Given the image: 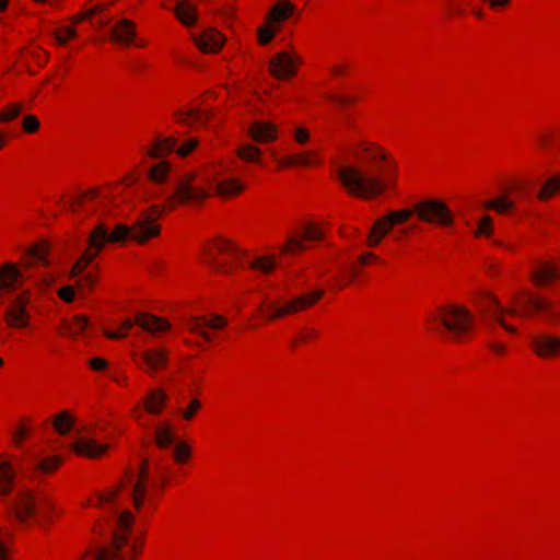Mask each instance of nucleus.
Listing matches in <instances>:
<instances>
[{"label":"nucleus","mask_w":560,"mask_h":560,"mask_svg":"<svg viewBox=\"0 0 560 560\" xmlns=\"http://www.w3.org/2000/svg\"><path fill=\"white\" fill-rule=\"evenodd\" d=\"M350 154L358 163L373 170L374 173H366L358 165L341 166L337 177L348 196L372 201L395 191L399 166L386 148L374 141L360 140L353 143Z\"/></svg>","instance_id":"f257e3e1"},{"label":"nucleus","mask_w":560,"mask_h":560,"mask_svg":"<svg viewBox=\"0 0 560 560\" xmlns=\"http://www.w3.org/2000/svg\"><path fill=\"white\" fill-rule=\"evenodd\" d=\"M168 214L160 205L144 208L131 225L117 223L110 230L105 222L97 223L86 235L85 247L72 265L69 276L78 278L102 254L108 244L131 241L138 246H144L158 240L162 234L160 219Z\"/></svg>","instance_id":"f03ea898"},{"label":"nucleus","mask_w":560,"mask_h":560,"mask_svg":"<svg viewBox=\"0 0 560 560\" xmlns=\"http://www.w3.org/2000/svg\"><path fill=\"white\" fill-rule=\"evenodd\" d=\"M483 303L495 322L512 335L517 334V328L508 322V316L521 318L544 316L548 320L555 319L557 316V307L550 300L528 291L515 293L508 306L503 305L493 293H487L483 296Z\"/></svg>","instance_id":"7ed1b4c3"},{"label":"nucleus","mask_w":560,"mask_h":560,"mask_svg":"<svg viewBox=\"0 0 560 560\" xmlns=\"http://www.w3.org/2000/svg\"><path fill=\"white\" fill-rule=\"evenodd\" d=\"M133 521V514L124 511L117 518L110 541L85 550L78 560H138L144 542L141 539L130 542Z\"/></svg>","instance_id":"20e7f679"},{"label":"nucleus","mask_w":560,"mask_h":560,"mask_svg":"<svg viewBox=\"0 0 560 560\" xmlns=\"http://www.w3.org/2000/svg\"><path fill=\"white\" fill-rule=\"evenodd\" d=\"M248 250L234 238L217 235L208 240L201 250L203 261L219 276L235 277L244 270L243 258Z\"/></svg>","instance_id":"39448f33"},{"label":"nucleus","mask_w":560,"mask_h":560,"mask_svg":"<svg viewBox=\"0 0 560 560\" xmlns=\"http://www.w3.org/2000/svg\"><path fill=\"white\" fill-rule=\"evenodd\" d=\"M427 325L431 329L443 328L448 339L465 343L472 339L475 319L471 312L458 304L448 303L434 308L427 317Z\"/></svg>","instance_id":"423d86ee"},{"label":"nucleus","mask_w":560,"mask_h":560,"mask_svg":"<svg viewBox=\"0 0 560 560\" xmlns=\"http://www.w3.org/2000/svg\"><path fill=\"white\" fill-rule=\"evenodd\" d=\"M324 294V290L316 289L288 300H265L253 313V318L260 319L265 325L285 319L310 310L323 299Z\"/></svg>","instance_id":"0eeeda50"},{"label":"nucleus","mask_w":560,"mask_h":560,"mask_svg":"<svg viewBox=\"0 0 560 560\" xmlns=\"http://www.w3.org/2000/svg\"><path fill=\"white\" fill-rule=\"evenodd\" d=\"M199 174L187 172L180 176L172 194L161 206L167 213H172L182 207H198L210 198L208 188L197 184Z\"/></svg>","instance_id":"6e6552de"},{"label":"nucleus","mask_w":560,"mask_h":560,"mask_svg":"<svg viewBox=\"0 0 560 560\" xmlns=\"http://www.w3.org/2000/svg\"><path fill=\"white\" fill-rule=\"evenodd\" d=\"M228 325V318L217 313L191 316L186 322V329L190 335L198 337L200 340L195 341L185 338L184 342L188 347L196 348L212 343L217 338L215 332L225 329Z\"/></svg>","instance_id":"1a4fd4ad"},{"label":"nucleus","mask_w":560,"mask_h":560,"mask_svg":"<svg viewBox=\"0 0 560 560\" xmlns=\"http://www.w3.org/2000/svg\"><path fill=\"white\" fill-rule=\"evenodd\" d=\"M411 217L417 215L418 220L439 229H450L455 224V214L450 206L440 199H424L408 208Z\"/></svg>","instance_id":"9d476101"},{"label":"nucleus","mask_w":560,"mask_h":560,"mask_svg":"<svg viewBox=\"0 0 560 560\" xmlns=\"http://www.w3.org/2000/svg\"><path fill=\"white\" fill-rule=\"evenodd\" d=\"M31 292L28 290L16 294L3 311V323L12 330L28 329L32 325V314L28 310Z\"/></svg>","instance_id":"9b49d317"},{"label":"nucleus","mask_w":560,"mask_h":560,"mask_svg":"<svg viewBox=\"0 0 560 560\" xmlns=\"http://www.w3.org/2000/svg\"><path fill=\"white\" fill-rule=\"evenodd\" d=\"M135 365L149 376L164 372L170 365V350L165 347L145 348L131 353Z\"/></svg>","instance_id":"f8f14e48"},{"label":"nucleus","mask_w":560,"mask_h":560,"mask_svg":"<svg viewBox=\"0 0 560 560\" xmlns=\"http://www.w3.org/2000/svg\"><path fill=\"white\" fill-rule=\"evenodd\" d=\"M38 504L39 497L33 490L26 489L14 497L9 513L15 523L28 526L37 521Z\"/></svg>","instance_id":"ddd939ff"},{"label":"nucleus","mask_w":560,"mask_h":560,"mask_svg":"<svg viewBox=\"0 0 560 560\" xmlns=\"http://www.w3.org/2000/svg\"><path fill=\"white\" fill-rule=\"evenodd\" d=\"M410 218L409 209L390 211L378 218L365 238V246L369 248L378 247L396 225L406 223Z\"/></svg>","instance_id":"4468645a"},{"label":"nucleus","mask_w":560,"mask_h":560,"mask_svg":"<svg viewBox=\"0 0 560 560\" xmlns=\"http://www.w3.org/2000/svg\"><path fill=\"white\" fill-rule=\"evenodd\" d=\"M303 65L304 59L298 51L294 49L283 50L270 58L268 70L272 78L279 81H290L298 75Z\"/></svg>","instance_id":"2eb2a0df"},{"label":"nucleus","mask_w":560,"mask_h":560,"mask_svg":"<svg viewBox=\"0 0 560 560\" xmlns=\"http://www.w3.org/2000/svg\"><path fill=\"white\" fill-rule=\"evenodd\" d=\"M51 243L45 238H40L25 247L18 262L24 271L38 266L48 268L51 265Z\"/></svg>","instance_id":"dca6fc26"},{"label":"nucleus","mask_w":560,"mask_h":560,"mask_svg":"<svg viewBox=\"0 0 560 560\" xmlns=\"http://www.w3.org/2000/svg\"><path fill=\"white\" fill-rule=\"evenodd\" d=\"M27 278L18 261L0 262V296L12 294L24 287Z\"/></svg>","instance_id":"f3484780"},{"label":"nucleus","mask_w":560,"mask_h":560,"mask_svg":"<svg viewBox=\"0 0 560 560\" xmlns=\"http://www.w3.org/2000/svg\"><path fill=\"white\" fill-rule=\"evenodd\" d=\"M150 487V463L149 459L144 458L140 463L138 476L132 487V506L136 511L139 512L144 508Z\"/></svg>","instance_id":"a211bd4d"},{"label":"nucleus","mask_w":560,"mask_h":560,"mask_svg":"<svg viewBox=\"0 0 560 560\" xmlns=\"http://www.w3.org/2000/svg\"><path fill=\"white\" fill-rule=\"evenodd\" d=\"M533 353L547 361L560 359V336L538 335L530 339Z\"/></svg>","instance_id":"6ab92c4d"},{"label":"nucleus","mask_w":560,"mask_h":560,"mask_svg":"<svg viewBox=\"0 0 560 560\" xmlns=\"http://www.w3.org/2000/svg\"><path fill=\"white\" fill-rule=\"evenodd\" d=\"M177 144L178 139L176 137L158 135L142 149L143 161L145 159L163 161L175 152Z\"/></svg>","instance_id":"aec40b11"},{"label":"nucleus","mask_w":560,"mask_h":560,"mask_svg":"<svg viewBox=\"0 0 560 560\" xmlns=\"http://www.w3.org/2000/svg\"><path fill=\"white\" fill-rule=\"evenodd\" d=\"M247 135L256 143L269 144L279 139L280 128L269 120H256L249 125Z\"/></svg>","instance_id":"412c9836"},{"label":"nucleus","mask_w":560,"mask_h":560,"mask_svg":"<svg viewBox=\"0 0 560 560\" xmlns=\"http://www.w3.org/2000/svg\"><path fill=\"white\" fill-rule=\"evenodd\" d=\"M70 450L77 456L97 460L103 458L107 454L109 445L98 443L94 439L79 438L70 444Z\"/></svg>","instance_id":"4be33fe9"},{"label":"nucleus","mask_w":560,"mask_h":560,"mask_svg":"<svg viewBox=\"0 0 560 560\" xmlns=\"http://www.w3.org/2000/svg\"><path fill=\"white\" fill-rule=\"evenodd\" d=\"M18 471L8 453L0 454V498L10 497L16 486Z\"/></svg>","instance_id":"5701e85b"},{"label":"nucleus","mask_w":560,"mask_h":560,"mask_svg":"<svg viewBox=\"0 0 560 560\" xmlns=\"http://www.w3.org/2000/svg\"><path fill=\"white\" fill-rule=\"evenodd\" d=\"M383 262L382 258L373 252H365L359 255L357 264L349 267L338 280V288L342 289L351 284L360 273V268L378 266Z\"/></svg>","instance_id":"b1692460"},{"label":"nucleus","mask_w":560,"mask_h":560,"mask_svg":"<svg viewBox=\"0 0 560 560\" xmlns=\"http://www.w3.org/2000/svg\"><path fill=\"white\" fill-rule=\"evenodd\" d=\"M247 189L246 183L240 177H229L219 180L213 189V196L222 201H231L241 197Z\"/></svg>","instance_id":"393cba45"},{"label":"nucleus","mask_w":560,"mask_h":560,"mask_svg":"<svg viewBox=\"0 0 560 560\" xmlns=\"http://www.w3.org/2000/svg\"><path fill=\"white\" fill-rule=\"evenodd\" d=\"M194 42L201 52L217 54L224 46L225 36L215 28H208L196 36Z\"/></svg>","instance_id":"a878e982"},{"label":"nucleus","mask_w":560,"mask_h":560,"mask_svg":"<svg viewBox=\"0 0 560 560\" xmlns=\"http://www.w3.org/2000/svg\"><path fill=\"white\" fill-rule=\"evenodd\" d=\"M168 402V395L162 387L148 390L141 399L142 409L152 416H160Z\"/></svg>","instance_id":"bb28decb"},{"label":"nucleus","mask_w":560,"mask_h":560,"mask_svg":"<svg viewBox=\"0 0 560 560\" xmlns=\"http://www.w3.org/2000/svg\"><path fill=\"white\" fill-rule=\"evenodd\" d=\"M293 232L310 249L313 243L323 242L326 237L324 225L316 221H305L298 225Z\"/></svg>","instance_id":"cd10ccee"},{"label":"nucleus","mask_w":560,"mask_h":560,"mask_svg":"<svg viewBox=\"0 0 560 560\" xmlns=\"http://www.w3.org/2000/svg\"><path fill=\"white\" fill-rule=\"evenodd\" d=\"M532 282L538 288H546L560 279V268L555 262H541L532 272Z\"/></svg>","instance_id":"c85d7f7f"},{"label":"nucleus","mask_w":560,"mask_h":560,"mask_svg":"<svg viewBox=\"0 0 560 560\" xmlns=\"http://www.w3.org/2000/svg\"><path fill=\"white\" fill-rule=\"evenodd\" d=\"M63 516L62 509L50 498H39L36 523L40 526H52Z\"/></svg>","instance_id":"c756f323"},{"label":"nucleus","mask_w":560,"mask_h":560,"mask_svg":"<svg viewBox=\"0 0 560 560\" xmlns=\"http://www.w3.org/2000/svg\"><path fill=\"white\" fill-rule=\"evenodd\" d=\"M136 34V23L129 19H122L113 25L109 38L114 44L129 46L133 43Z\"/></svg>","instance_id":"7c9ffc66"},{"label":"nucleus","mask_w":560,"mask_h":560,"mask_svg":"<svg viewBox=\"0 0 560 560\" xmlns=\"http://www.w3.org/2000/svg\"><path fill=\"white\" fill-rule=\"evenodd\" d=\"M135 323L143 330L158 335L166 334L171 330V323L164 318L150 313H140L135 316Z\"/></svg>","instance_id":"2f4dec72"},{"label":"nucleus","mask_w":560,"mask_h":560,"mask_svg":"<svg viewBox=\"0 0 560 560\" xmlns=\"http://www.w3.org/2000/svg\"><path fill=\"white\" fill-rule=\"evenodd\" d=\"M296 10V5L289 0H278L267 12L266 19L277 25L278 27H282V24L291 19Z\"/></svg>","instance_id":"473e14b6"},{"label":"nucleus","mask_w":560,"mask_h":560,"mask_svg":"<svg viewBox=\"0 0 560 560\" xmlns=\"http://www.w3.org/2000/svg\"><path fill=\"white\" fill-rule=\"evenodd\" d=\"M211 113L201 108H188L176 113V121L188 127H201L211 119Z\"/></svg>","instance_id":"72a5a7b5"},{"label":"nucleus","mask_w":560,"mask_h":560,"mask_svg":"<svg viewBox=\"0 0 560 560\" xmlns=\"http://www.w3.org/2000/svg\"><path fill=\"white\" fill-rule=\"evenodd\" d=\"M278 267L279 260L276 254L257 256L250 259L248 262V268L250 271L266 277L273 275Z\"/></svg>","instance_id":"f704fd0d"},{"label":"nucleus","mask_w":560,"mask_h":560,"mask_svg":"<svg viewBox=\"0 0 560 560\" xmlns=\"http://www.w3.org/2000/svg\"><path fill=\"white\" fill-rule=\"evenodd\" d=\"M319 164L317 154L313 151H305L300 153H294L284 156L279 162L280 168H291L295 166L300 167H310V166H316Z\"/></svg>","instance_id":"c9c22d12"},{"label":"nucleus","mask_w":560,"mask_h":560,"mask_svg":"<svg viewBox=\"0 0 560 560\" xmlns=\"http://www.w3.org/2000/svg\"><path fill=\"white\" fill-rule=\"evenodd\" d=\"M310 248L292 231L287 234L285 240L278 246L280 256L298 257L303 255Z\"/></svg>","instance_id":"e433bc0d"},{"label":"nucleus","mask_w":560,"mask_h":560,"mask_svg":"<svg viewBox=\"0 0 560 560\" xmlns=\"http://www.w3.org/2000/svg\"><path fill=\"white\" fill-rule=\"evenodd\" d=\"M483 209L494 211L500 215L514 214L517 210L516 202L510 196L502 194L494 199H490L483 203Z\"/></svg>","instance_id":"4c0bfd02"},{"label":"nucleus","mask_w":560,"mask_h":560,"mask_svg":"<svg viewBox=\"0 0 560 560\" xmlns=\"http://www.w3.org/2000/svg\"><path fill=\"white\" fill-rule=\"evenodd\" d=\"M172 164L166 161H159L152 164L147 172V179L156 186L166 184L171 177Z\"/></svg>","instance_id":"58836bf2"},{"label":"nucleus","mask_w":560,"mask_h":560,"mask_svg":"<svg viewBox=\"0 0 560 560\" xmlns=\"http://www.w3.org/2000/svg\"><path fill=\"white\" fill-rule=\"evenodd\" d=\"M560 197V174H556L546 179L536 194L538 202L546 203Z\"/></svg>","instance_id":"ea45409f"},{"label":"nucleus","mask_w":560,"mask_h":560,"mask_svg":"<svg viewBox=\"0 0 560 560\" xmlns=\"http://www.w3.org/2000/svg\"><path fill=\"white\" fill-rule=\"evenodd\" d=\"M176 18L187 27L197 23V8L188 1H179L175 7Z\"/></svg>","instance_id":"a19ab883"},{"label":"nucleus","mask_w":560,"mask_h":560,"mask_svg":"<svg viewBox=\"0 0 560 560\" xmlns=\"http://www.w3.org/2000/svg\"><path fill=\"white\" fill-rule=\"evenodd\" d=\"M100 280L98 272H86L79 277L74 287L77 289L78 294L81 298H86L93 293Z\"/></svg>","instance_id":"79ce46f5"},{"label":"nucleus","mask_w":560,"mask_h":560,"mask_svg":"<svg viewBox=\"0 0 560 560\" xmlns=\"http://www.w3.org/2000/svg\"><path fill=\"white\" fill-rule=\"evenodd\" d=\"M74 423L75 417L69 410H62L52 418V428L60 435L68 434L74 427Z\"/></svg>","instance_id":"37998d69"},{"label":"nucleus","mask_w":560,"mask_h":560,"mask_svg":"<svg viewBox=\"0 0 560 560\" xmlns=\"http://www.w3.org/2000/svg\"><path fill=\"white\" fill-rule=\"evenodd\" d=\"M14 535L4 526H0V560H12L14 555Z\"/></svg>","instance_id":"c03bdc74"},{"label":"nucleus","mask_w":560,"mask_h":560,"mask_svg":"<svg viewBox=\"0 0 560 560\" xmlns=\"http://www.w3.org/2000/svg\"><path fill=\"white\" fill-rule=\"evenodd\" d=\"M32 428V420L30 418H21L12 434H11V442L14 446H21L30 436Z\"/></svg>","instance_id":"a18cd8bd"},{"label":"nucleus","mask_w":560,"mask_h":560,"mask_svg":"<svg viewBox=\"0 0 560 560\" xmlns=\"http://www.w3.org/2000/svg\"><path fill=\"white\" fill-rule=\"evenodd\" d=\"M281 30L282 27H278L265 18L264 24L257 28V43L260 46L270 44Z\"/></svg>","instance_id":"49530a36"},{"label":"nucleus","mask_w":560,"mask_h":560,"mask_svg":"<svg viewBox=\"0 0 560 560\" xmlns=\"http://www.w3.org/2000/svg\"><path fill=\"white\" fill-rule=\"evenodd\" d=\"M63 464V458L59 455L48 456L43 458L35 465V471L43 475H52L60 469Z\"/></svg>","instance_id":"de8ad7c7"},{"label":"nucleus","mask_w":560,"mask_h":560,"mask_svg":"<svg viewBox=\"0 0 560 560\" xmlns=\"http://www.w3.org/2000/svg\"><path fill=\"white\" fill-rule=\"evenodd\" d=\"M192 459V447L185 441H179L173 450V460L179 466L188 465Z\"/></svg>","instance_id":"09e8293b"},{"label":"nucleus","mask_w":560,"mask_h":560,"mask_svg":"<svg viewBox=\"0 0 560 560\" xmlns=\"http://www.w3.org/2000/svg\"><path fill=\"white\" fill-rule=\"evenodd\" d=\"M52 36L57 45L65 46L78 36V31L74 25L59 26L54 30Z\"/></svg>","instance_id":"8fccbe9b"},{"label":"nucleus","mask_w":560,"mask_h":560,"mask_svg":"<svg viewBox=\"0 0 560 560\" xmlns=\"http://www.w3.org/2000/svg\"><path fill=\"white\" fill-rule=\"evenodd\" d=\"M494 234V221L491 215H483L477 223L474 231L475 238H490Z\"/></svg>","instance_id":"3c124183"},{"label":"nucleus","mask_w":560,"mask_h":560,"mask_svg":"<svg viewBox=\"0 0 560 560\" xmlns=\"http://www.w3.org/2000/svg\"><path fill=\"white\" fill-rule=\"evenodd\" d=\"M237 156L247 163H260L262 152L254 144H246L238 148L236 152Z\"/></svg>","instance_id":"603ef678"},{"label":"nucleus","mask_w":560,"mask_h":560,"mask_svg":"<svg viewBox=\"0 0 560 560\" xmlns=\"http://www.w3.org/2000/svg\"><path fill=\"white\" fill-rule=\"evenodd\" d=\"M318 338V330L315 328H303L299 334L292 339L291 345L293 348L302 347L306 343L313 342Z\"/></svg>","instance_id":"864d4df0"},{"label":"nucleus","mask_w":560,"mask_h":560,"mask_svg":"<svg viewBox=\"0 0 560 560\" xmlns=\"http://www.w3.org/2000/svg\"><path fill=\"white\" fill-rule=\"evenodd\" d=\"M89 325V318L85 315H74L68 322V335L71 337L82 334Z\"/></svg>","instance_id":"5fc2aeb1"},{"label":"nucleus","mask_w":560,"mask_h":560,"mask_svg":"<svg viewBox=\"0 0 560 560\" xmlns=\"http://www.w3.org/2000/svg\"><path fill=\"white\" fill-rule=\"evenodd\" d=\"M364 96L362 91H358L354 94H334L329 98L337 105L351 107L358 104Z\"/></svg>","instance_id":"6e6d98bb"},{"label":"nucleus","mask_w":560,"mask_h":560,"mask_svg":"<svg viewBox=\"0 0 560 560\" xmlns=\"http://www.w3.org/2000/svg\"><path fill=\"white\" fill-rule=\"evenodd\" d=\"M155 444L160 448H166L173 441V433L170 427L165 424L158 425L155 428Z\"/></svg>","instance_id":"4d7b16f0"},{"label":"nucleus","mask_w":560,"mask_h":560,"mask_svg":"<svg viewBox=\"0 0 560 560\" xmlns=\"http://www.w3.org/2000/svg\"><path fill=\"white\" fill-rule=\"evenodd\" d=\"M22 110L20 103H10L0 110V122H8L15 119Z\"/></svg>","instance_id":"13d9d810"},{"label":"nucleus","mask_w":560,"mask_h":560,"mask_svg":"<svg viewBox=\"0 0 560 560\" xmlns=\"http://www.w3.org/2000/svg\"><path fill=\"white\" fill-rule=\"evenodd\" d=\"M142 177V172L140 170V164L138 166L132 167L128 171L124 176H121L119 183L125 187H132L137 183L140 182Z\"/></svg>","instance_id":"bf43d9fd"},{"label":"nucleus","mask_w":560,"mask_h":560,"mask_svg":"<svg viewBox=\"0 0 560 560\" xmlns=\"http://www.w3.org/2000/svg\"><path fill=\"white\" fill-rule=\"evenodd\" d=\"M504 194L510 195H522L527 191V183L524 179L515 178L505 185Z\"/></svg>","instance_id":"052dcab7"},{"label":"nucleus","mask_w":560,"mask_h":560,"mask_svg":"<svg viewBox=\"0 0 560 560\" xmlns=\"http://www.w3.org/2000/svg\"><path fill=\"white\" fill-rule=\"evenodd\" d=\"M200 144L198 138H189L185 140L179 147L177 145L175 152L180 158H187L190 153H192Z\"/></svg>","instance_id":"680f3d73"},{"label":"nucleus","mask_w":560,"mask_h":560,"mask_svg":"<svg viewBox=\"0 0 560 560\" xmlns=\"http://www.w3.org/2000/svg\"><path fill=\"white\" fill-rule=\"evenodd\" d=\"M202 409V402L199 398H194L189 401L188 406L183 410L182 418L185 421H191Z\"/></svg>","instance_id":"e2e57ef3"},{"label":"nucleus","mask_w":560,"mask_h":560,"mask_svg":"<svg viewBox=\"0 0 560 560\" xmlns=\"http://www.w3.org/2000/svg\"><path fill=\"white\" fill-rule=\"evenodd\" d=\"M101 192H102L101 187H98V186L90 187L78 195L77 203L82 206L90 201H93L101 196Z\"/></svg>","instance_id":"0e129e2a"},{"label":"nucleus","mask_w":560,"mask_h":560,"mask_svg":"<svg viewBox=\"0 0 560 560\" xmlns=\"http://www.w3.org/2000/svg\"><path fill=\"white\" fill-rule=\"evenodd\" d=\"M39 120L35 115H26L22 120V129L26 133H35L39 130Z\"/></svg>","instance_id":"69168bd1"},{"label":"nucleus","mask_w":560,"mask_h":560,"mask_svg":"<svg viewBox=\"0 0 560 560\" xmlns=\"http://www.w3.org/2000/svg\"><path fill=\"white\" fill-rule=\"evenodd\" d=\"M77 293L75 287L70 284L62 285L57 290V296L66 303H72Z\"/></svg>","instance_id":"338daca9"},{"label":"nucleus","mask_w":560,"mask_h":560,"mask_svg":"<svg viewBox=\"0 0 560 560\" xmlns=\"http://www.w3.org/2000/svg\"><path fill=\"white\" fill-rule=\"evenodd\" d=\"M555 138L556 132L553 130L542 131L537 138V144L542 149H547L552 145Z\"/></svg>","instance_id":"774afa93"}]
</instances>
